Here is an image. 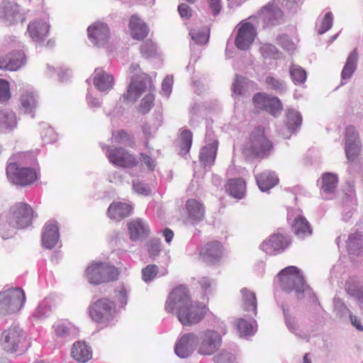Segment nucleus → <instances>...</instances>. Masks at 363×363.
<instances>
[{
  "label": "nucleus",
  "instance_id": "nucleus-1",
  "mask_svg": "<svg viewBox=\"0 0 363 363\" xmlns=\"http://www.w3.org/2000/svg\"><path fill=\"white\" fill-rule=\"evenodd\" d=\"M165 310L167 313H175L183 325L190 326L199 323L203 318L207 308L203 304L192 303L188 289L180 286L169 294Z\"/></svg>",
  "mask_w": 363,
  "mask_h": 363
},
{
  "label": "nucleus",
  "instance_id": "nucleus-2",
  "mask_svg": "<svg viewBox=\"0 0 363 363\" xmlns=\"http://www.w3.org/2000/svg\"><path fill=\"white\" fill-rule=\"evenodd\" d=\"M155 89L151 79L144 73L133 76L126 93L122 96L124 102L134 103L145 91L149 93L142 99L140 111L143 113H148L153 106L155 96L152 93Z\"/></svg>",
  "mask_w": 363,
  "mask_h": 363
},
{
  "label": "nucleus",
  "instance_id": "nucleus-3",
  "mask_svg": "<svg viewBox=\"0 0 363 363\" xmlns=\"http://www.w3.org/2000/svg\"><path fill=\"white\" fill-rule=\"evenodd\" d=\"M33 210L25 203H17L9 211L6 222L1 225L0 232L2 238L8 239L13 234L16 228H25L31 223Z\"/></svg>",
  "mask_w": 363,
  "mask_h": 363
},
{
  "label": "nucleus",
  "instance_id": "nucleus-4",
  "mask_svg": "<svg viewBox=\"0 0 363 363\" xmlns=\"http://www.w3.org/2000/svg\"><path fill=\"white\" fill-rule=\"evenodd\" d=\"M278 277L281 288L286 292H295L298 298H301L304 293L310 291L301 272L295 266L284 268L279 272Z\"/></svg>",
  "mask_w": 363,
  "mask_h": 363
},
{
  "label": "nucleus",
  "instance_id": "nucleus-5",
  "mask_svg": "<svg viewBox=\"0 0 363 363\" xmlns=\"http://www.w3.org/2000/svg\"><path fill=\"white\" fill-rule=\"evenodd\" d=\"M286 1V7L290 10L296 9L297 4L291 0H277L268 3L263 6L258 13L259 20L263 28H271L284 22V13L279 8V4Z\"/></svg>",
  "mask_w": 363,
  "mask_h": 363
},
{
  "label": "nucleus",
  "instance_id": "nucleus-6",
  "mask_svg": "<svg viewBox=\"0 0 363 363\" xmlns=\"http://www.w3.org/2000/svg\"><path fill=\"white\" fill-rule=\"evenodd\" d=\"M86 277L91 284L99 285L117 279V269L106 263L92 262L86 269Z\"/></svg>",
  "mask_w": 363,
  "mask_h": 363
},
{
  "label": "nucleus",
  "instance_id": "nucleus-7",
  "mask_svg": "<svg viewBox=\"0 0 363 363\" xmlns=\"http://www.w3.org/2000/svg\"><path fill=\"white\" fill-rule=\"evenodd\" d=\"M26 297L20 288L9 289L0 292V315L18 312L23 307Z\"/></svg>",
  "mask_w": 363,
  "mask_h": 363
},
{
  "label": "nucleus",
  "instance_id": "nucleus-8",
  "mask_svg": "<svg viewBox=\"0 0 363 363\" xmlns=\"http://www.w3.org/2000/svg\"><path fill=\"white\" fill-rule=\"evenodd\" d=\"M270 141L266 138L264 130L257 128L251 133L249 141L244 147V153L247 156L264 157L272 148Z\"/></svg>",
  "mask_w": 363,
  "mask_h": 363
},
{
  "label": "nucleus",
  "instance_id": "nucleus-9",
  "mask_svg": "<svg viewBox=\"0 0 363 363\" xmlns=\"http://www.w3.org/2000/svg\"><path fill=\"white\" fill-rule=\"evenodd\" d=\"M6 176L11 183L21 186L30 185L37 179V174L33 169L19 167L14 162L8 164Z\"/></svg>",
  "mask_w": 363,
  "mask_h": 363
},
{
  "label": "nucleus",
  "instance_id": "nucleus-10",
  "mask_svg": "<svg viewBox=\"0 0 363 363\" xmlns=\"http://www.w3.org/2000/svg\"><path fill=\"white\" fill-rule=\"evenodd\" d=\"M89 315L96 323L111 320L116 312L115 305L108 298H101L89 306Z\"/></svg>",
  "mask_w": 363,
  "mask_h": 363
},
{
  "label": "nucleus",
  "instance_id": "nucleus-11",
  "mask_svg": "<svg viewBox=\"0 0 363 363\" xmlns=\"http://www.w3.org/2000/svg\"><path fill=\"white\" fill-rule=\"evenodd\" d=\"M221 344L220 334L215 330L207 329L201 333L198 352L201 355H211L220 348Z\"/></svg>",
  "mask_w": 363,
  "mask_h": 363
},
{
  "label": "nucleus",
  "instance_id": "nucleus-12",
  "mask_svg": "<svg viewBox=\"0 0 363 363\" xmlns=\"http://www.w3.org/2000/svg\"><path fill=\"white\" fill-rule=\"evenodd\" d=\"M26 20L19 6L14 1L3 0L0 1V21L7 26H11Z\"/></svg>",
  "mask_w": 363,
  "mask_h": 363
},
{
  "label": "nucleus",
  "instance_id": "nucleus-13",
  "mask_svg": "<svg viewBox=\"0 0 363 363\" xmlns=\"http://www.w3.org/2000/svg\"><path fill=\"white\" fill-rule=\"evenodd\" d=\"M257 35V30L250 22H241L238 26L235 44L241 50H247L252 45Z\"/></svg>",
  "mask_w": 363,
  "mask_h": 363
},
{
  "label": "nucleus",
  "instance_id": "nucleus-14",
  "mask_svg": "<svg viewBox=\"0 0 363 363\" xmlns=\"http://www.w3.org/2000/svg\"><path fill=\"white\" fill-rule=\"evenodd\" d=\"M87 34L92 44L99 48L106 46L111 37L108 25L101 21L90 25L87 28Z\"/></svg>",
  "mask_w": 363,
  "mask_h": 363
},
{
  "label": "nucleus",
  "instance_id": "nucleus-15",
  "mask_svg": "<svg viewBox=\"0 0 363 363\" xmlns=\"http://www.w3.org/2000/svg\"><path fill=\"white\" fill-rule=\"evenodd\" d=\"M106 155L111 163L121 167L131 168L136 166L138 164L136 158L121 147H107Z\"/></svg>",
  "mask_w": 363,
  "mask_h": 363
},
{
  "label": "nucleus",
  "instance_id": "nucleus-16",
  "mask_svg": "<svg viewBox=\"0 0 363 363\" xmlns=\"http://www.w3.org/2000/svg\"><path fill=\"white\" fill-rule=\"evenodd\" d=\"M23 330L17 327H11L4 330L1 336V346L8 352H16L23 340Z\"/></svg>",
  "mask_w": 363,
  "mask_h": 363
},
{
  "label": "nucleus",
  "instance_id": "nucleus-17",
  "mask_svg": "<svg viewBox=\"0 0 363 363\" xmlns=\"http://www.w3.org/2000/svg\"><path fill=\"white\" fill-rule=\"evenodd\" d=\"M291 244L289 237L279 233L272 235L261 245V249L266 253L274 255L283 252Z\"/></svg>",
  "mask_w": 363,
  "mask_h": 363
},
{
  "label": "nucleus",
  "instance_id": "nucleus-18",
  "mask_svg": "<svg viewBox=\"0 0 363 363\" xmlns=\"http://www.w3.org/2000/svg\"><path fill=\"white\" fill-rule=\"evenodd\" d=\"M198 337L194 333L184 334L174 347L175 353L181 358L189 357L198 345Z\"/></svg>",
  "mask_w": 363,
  "mask_h": 363
},
{
  "label": "nucleus",
  "instance_id": "nucleus-19",
  "mask_svg": "<svg viewBox=\"0 0 363 363\" xmlns=\"http://www.w3.org/2000/svg\"><path fill=\"white\" fill-rule=\"evenodd\" d=\"M337 183L336 174L330 172L323 174L321 179L318 181L321 196L324 199H332L336 192Z\"/></svg>",
  "mask_w": 363,
  "mask_h": 363
},
{
  "label": "nucleus",
  "instance_id": "nucleus-20",
  "mask_svg": "<svg viewBox=\"0 0 363 363\" xmlns=\"http://www.w3.org/2000/svg\"><path fill=\"white\" fill-rule=\"evenodd\" d=\"M128 229L130 239L134 242L145 238L150 231L147 222L139 218L129 221Z\"/></svg>",
  "mask_w": 363,
  "mask_h": 363
},
{
  "label": "nucleus",
  "instance_id": "nucleus-21",
  "mask_svg": "<svg viewBox=\"0 0 363 363\" xmlns=\"http://www.w3.org/2000/svg\"><path fill=\"white\" fill-rule=\"evenodd\" d=\"M211 135V133L209 131L206 133V138L208 143L201 149L199 155L200 161L204 166L213 165L216 157L218 141L215 139H208Z\"/></svg>",
  "mask_w": 363,
  "mask_h": 363
},
{
  "label": "nucleus",
  "instance_id": "nucleus-22",
  "mask_svg": "<svg viewBox=\"0 0 363 363\" xmlns=\"http://www.w3.org/2000/svg\"><path fill=\"white\" fill-rule=\"evenodd\" d=\"M49 25L44 20L33 21L28 26L30 38L35 43H41L48 37Z\"/></svg>",
  "mask_w": 363,
  "mask_h": 363
},
{
  "label": "nucleus",
  "instance_id": "nucleus-23",
  "mask_svg": "<svg viewBox=\"0 0 363 363\" xmlns=\"http://www.w3.org/2000/svg\"><path fill=\"white\" fill-rule=\"evenodd\" d=\"M26 62V57L22 52H15L4 57H0V69L16 71Z\"/></svg>",
  "mask_w": 363,
  "mask_h": 363
},
{
  "label": "nucleus",
  "instance_id": "nucleus-24",
  "mask_svg": "<svg viewBox=\"0 0 363 363\" xmlns=\"http://www.w3.org/2000/svg\"><path fill=\"white\" fill-rule=\"evenodd\" d=\"M200 255L205 262L214 264L220 260L223 255V247L220 242H208L201 250Z\"/></svg>",
  "mask_w": 363,
  "mask_h": 363
},
{
  "label": "nucleus",
  "instance_id": "nucleus-25",
  "mask_svg": "<svg viewBox=\"0 0 363 363\" xmlns=\"http://www.w3.org/2000/svg\"><path fill=\"white\" fill-rule=\"evenodd\" d=\"M59 229L55 222L47 223L42 235V243L44 247L52 249L59 240Z\"/></svg>",
  "mask_w": 363,
  "mask_h": 363
},
{
  "label": "nucleus",
  "instance_id": "nucleus-26",
  "mask_svg": "<svg viewBox=\"0 0 363 363\" xmlns=\"http://www.w3.org/2000/svg\"><path fill=\"white\" fill-rule=\"evenodd\" d=\"M93 82L99 91L106 92L113 88L114 79L109 73L101 68H96L94 73Z\"/></svg>",
  "mask_w": 363,
  "mask_h": 363
},
{
  "label": "nucleus",
  "instance_id": "nucleus-27",
  "mask_svg": "<svg viewBox=\"0 0 363 363\" xmlns=\"http://www.w3.org/2000/svg\"><path fill=\"white\" fill-rule=\"evenodd\" d=\"M129 29L133 38L142 40L148 34L147 26L137 16H132L129 21Z\"/></svg>",
  "mask_w": 363,
  "mask_h": 363
},
{
  "label": "nucleus",
  "instance_id": "nucleus-28",
  "mask_svg": "<svg viewBox=\"0 0 363 363\" xmlns=\"http://www.w3.org/2000/svg\"><path fill=\"white\" fill-rule=\"evenodd\" d=\"M132 210L133 207L130 204L122 202H113L109 206L107 213L111 219L119 221L128 216Z\"/></svg>",
  "mask_w": 363,
  "mask_h": 363
},
{
  "label": "nucleus",
  "instance_id": "nucleus-29",
  "mask_svg": "<svg viewBox=\"0 0 363 363\" xmlns=\"http://www.w3.org/2000/svg\"><path fill=\"white\" fill-rule=\"evenodd\" d=\"M240 294L242 309L246 312L252 313L254 315H256L257 300L255 293L247 288H243L240 290Z\"/></svg>",
  "mask_w": 363,
  "mask_h": 363
},
{
  "label": "nucleus",
  "instance_id": "nucleus-30",
  "mask_svg": "<svg viewBox=\"0 0 363 363\" xmlns=\"http://www.w3.org/2000/svg\"><path fill=\"white\" fill-rule=\"evenodd\" d=\"M358 53L357 50L354 49L347 58L345 65L341 72V84H345L350 79L357 67Z\"/></svg>",
  "mask_w": 363,
  "mask_h": 363
},
{
  "label": "nucleus",
  "instance_id": "nucleus-31",
  "mask_svg": "<svg viewBox=\"0 0 363 363\" xmlns=\"http://www.w3.org/2000/svg\"><path fill=\"white\" fill-rule=\"evenodd\" d=\"M256 182L262 191H267L278 184L279 179L274 172L265 170L256 176Z\"/></svg>",
  "mask_w": 363,
  "mask_h": 363
},
{
  "label": "nucleus",
  "instance_id": "nucleus-32",
  "mask_svg": "<svg viewBox=\"0 0 363 363\" xmlns=\"http://www.w3.org/2000/svg\"><path fill=\"white\" fill-rule=\"evenodd\" d=\"M72 356L77 362L84 363L92 357V352L89 345L84 342L74 343L72 349Z\"/></svg>",
  "mask_w": 363,
  "mask_h": 363
},
{
  "label": "nucleus",
  "instance_id": "nucleus-33",
  "mask_svg": "<svg viewBox=\"0 0 363 363\" xmlns=\"http://www.w3.org/2000/svg\"><path fill=\"white\" fill-rule=\"evenodd\" d=\"M345 291L354 299L363 315V286L354 281L349 280L345 284Z\"/></svg>",
  "mask_w": 363,
  "mask_h": 363
},
{
  "label": "nucleus",
  "instance_id": "nucleus-34",
  "mask_svg": "<svg viewBox=\"0 0 363 363\" xmlns=\"http://www.w3.org/2000/svg\"><path fill=\"white\" fill-rule=\"evenodd\" d=\"M188 216L194 222H198L204 218L205 208L201 203L196 199H189L186 203Z\"/></svg>",
  "mask_w": 363,
  "mask_h": 363
},
{
  "label": "nucleus",
  "instance_id": "nucleus-35",
  "mask_svg": "<svg viewBox=\"0 0 363 363\" xmlns=\"http://www.w3.org/2000/svg\"><path fill=\"white\" fill-rule=\"evenodd\" d=\"M347 247L351 255H363V234L354 233L350 235L347 241Z\"/></svg>",
  "mask_w": 363,
  "mask_h": 363
},
{
  "label": "nucleus",
  "instance_id": "nucleus-36",
  "mask_svg": "<svg viewBox=\"0 0 363 363\" xmlns=\"http://www.w3.org/2000/svg\"><path fill=\"white\" fill-rule=\"evenodd\" d=\"M20 102L23 111L32 114L33 117V113L37 107L36 94L32 91L27 90L21 94Z\"/></svg>",
  "mask_w": 363,
  "mask_h": 363
},
{
  "label": "nucleus",
  "instance_id": "nucleus-37",
  "mask_svg": "<svg viewBox=\"0 0 363 363\" xmlns=\"http://www.w3.org/2000/svg\"><path fill=\"white\" fill-rule=\"evenodd\" d=\"M17 126L16 113L12 111L0 110V130L9 131Z\"/></svg>",
  "mask_w": 363,
  "mask_h": 363
},
{
  "label": "nucleus",
  "instance_id": "nucleus-38",
  "mask_svg": "<svg viewBox=\"0 0 363 363\" xmlns=\"http://www.w3.org/2000/svg\"><path fill=\"white\" fill-rule=\"evenodd\" d=\"M292 228L296 235L300 238H304L312 233L309 223L302 216H298L295 218Z\"/></svg>",
  "mask_w": 363,
  "mask_h": 363
},
{
  "label": "nucleus",
  "instance_id": "nucleus-39",
  "mask_svg": "<svg viewBox=\"0 0 363 363\" xmlns=\"http://www.w3.org/2000/svg\"><path fill=\"white\" fill-rule=\"evenodd\" d=\"M55 332L58 337L74 338L78 333L77 329L70 323L65 322L54 325Z\"/></svg>",
  "mask_w": 363,
  "mask_h": 363
},
{
  "label": "nucleus",
  "instance_id": "nucleus-40",
  "mask_svg": "<svg viewBox=\"0 0 363 363\" xmlns=\"http://www.w3.org/2000/svg\"><path fill=\"white\" fill-rule=\"evenodd\" d=\"M246 185L242 179H233L228 181L227 191L234 198L240 199L245 194Z\"/></svg>",
  "mask_w": 363,
  "mask_h": 363
},
{
  "label": "nucleus",
  "instance_id": "nucleus-41",
  "mask_svg": "<svg viewBox=\"0 0 363 363\" xmlns=\"http://www.w3.org/2000/svg\"><path fill=\"white\" fill-rule=\"evenodd\" d=\"M302 123L301 113L293 108H289L286 113V125L291 132H295Z\"/></svg>",
  "mask_w": 363,
  "mask_h": 363
},
{
  "label": "nucleus",
  "instance_id": "nucleus-42",
  "mask_svg": "<svg viewBox=\"0 0 363 363\" xmlns=\"http://www.w3.org/2000/svg\"><path fill=\"white\" fill-rule=\"evenodd\" d=\"M192 133L186 129L182 130L179 137L178 142L180 147V154L182 155H186L192 144Z\"/></svg>",
  "mask_w": 363,
  "mask_h": 363
},
{
  "label": "nucleus",
  "instance_id": "nucleus-43",
  "mask_svg": "<svg viewBox=\"0 0 363 363\" xmlns=\"http://www.w3.org/2000/svg\"><path fill=\"white\" fill-rule=\"evenodd\" d=\"M191 39L198 45H205L208 41L209 30L207 28L194 29L190 31Z\"/></svg>",
  "mask_w": 363,
  "mask_h": 363
},
{
  "label": "nucleus",
  "instance_id": "nucleus-44",
  "mask_svg": "<svg viewBox=\"0 0 363 363\" xmlns=\"http://www.w3.org/2000/svg\"><path fill=\"white\" fill-rule=\"evenodd\" d=\"M290 75L295 84H301L306 79V72L301 67L293 65L290 67Z\"/></svg>",
  "mask_w": 363,
  "mask_h": 363
},
{
  "label": "nucleus",
  "instance_id": "nucleus-45",
  "mask_svg": "<svg viewBox=\"0 0 363 363\" xmlns=\"http://www.w3.org/2000/svg\"><path fill=\"white\" fill-rule=\"evenodd\" d=\"M235 325L240 336H248L255 333V328L252 323L243 318H239Z\"/></svg>",
  "mask_w": 363,
  "mask_h": 363
},
{
  "label": "nucleus",
  "instance_id": "nucleus-46",
  "mask_svg": "<svg viewBox=\"0 0 363 363\" xmlns=\"http://www.w3.org/2000/svg\"><path fill=\"white\" fill-rule=\"evenodd\" d=\"M265 84L269 89L279 93L284 92L286 89V84L283 80L271 75L266 77Z\"/></svg>",
  "mask_w": 363,
  "mask_h": 363
},
{
  "label": "nucleus",
  "instance_id": "nucleus-47",
  "mask_svg": "<svg viewBox=\"0 0 363 363\" xmlns=\"http://www.w3.org/2000/svg\"><path fill=\"white\" fill-rule=\"evenodd\" d=\"M250 82L245 77L236 76L233 84V90L235 95L242 96L245 94Z\"/></svg>",
  "mask_w": 363,
  "mask_h": 363
},
{
  "label": "nucleus",
  "instance_id": "nucleus-48",
  "mask_svg": "<svg viewBox=\"0 0 363 363\" xmlns=\"http://www.w3.org/2000/svg\"><path fill=\"white\" fill-rule=\"evenodd\" d=\"M345 145L360 143L359 134L357 128L353 125H349L345 128Z\"/></svg>",
  "mask_w": 363,
  "mask_h": 363
},
{
  "label": "nucleus",
  "instance_id": "nucleus-49",
  "mask_svg": "<svg viewBox=\"0 0 363 363\" xmlns=\"http://www.w3.org/2000/svg\"><path fill=\"white\" fill-rule=\"evenodd\" d=\"M362 148V143L345 145V155L349 162H354L359 155Z\"/></svg>",
  "mask_w": 363,
  "mask_h": 363
},
{
  "label": "nucleus",
  "instance_id": "nucleus-50",
  "mask_svg": "<svg viewBox=\"0 0 363 363\" xmlns=\"http://www.w3.org/2000/svg\"><path fill=\"white\" fill-rule=\"evenodd\" d=\"M334 311L336 315L340 318H342L347 315H350L351 311L345 304V303L339 298H335L333 299Z\"/></svg>",
  "mask_w": 363,
  "mask_h": 363
},
{
  "label": "nucleus",
  "instance_id": "nucleus-51",
  "mask_svg": "<svg viewBox=\"0 0 363 363\" xmlns=\"http://www.w3.org/2000/svg\"><path fill=\"white\" fill-rule=\"evenodd\" d=\"M333 24V16L331 12H328L324 16L319 28H318V33L322 35L326 31L329 30Z\"/></svg>",
  "mask_w": 363,
  "mask_h": 363
},
{
  "label": "nucleus",
  "instance_id": "nucleus-52",
  "mask_svg": "<svg viewBox=\"0 0 363 363\" xmlns=\"http://www.w3.org/2000/svg\"><path fill=\"white\" fill-rule=\"evenodd\" d=\"M265 110L273 116H276L281 110V104L277 97L269 96V101L267 104Z\"/></svg>",
  "mask_w": 363,
  "mask_h": 363
},
{
  "label": "nucleus",
  "instance_id": "nucleus-53",
  "mask_svg": "<svg viewBox=\"0 0 363 363\" xmlns=\"http://www.w3.org/2000/svg\"><path fill=\"white\" fill-rule=\"evenodd\" d=\"M158 272V267L155 264L147 265L142 270V279L144 281H152Z\"/></svg>",
  "mask_w": 363,
  "mask_h": 363
},
{
  "label": "nucleus",
  "instance_id": "nucleus-54",
  "mask_svg": "<svg viewBox=\"0 0 363 363\" xmlns=\"http://www.w3.org/2000/svg\"><path fill=\"white\" fill-rule=\"evenodd\" d=\"M214 361L216 363H236L234 354L224 350L214 357Z\"/></svg>",
  "mask_w": 363,
  "mask_h": 363
},
{
  "label": "nucleus",
  "instance_id": "nucleus-55",
  "mask_svg": "<svg viewBox=\"0 0 363 363\" xmlns=\"http://www.w3.org/2000/svg\"><path fill=\"white\" fill-rule=\"evenodd\" d=\"M140 52L144 57H152L156 54L155 45L150 40L145 41L141 46Z\"/></svg>",
  "mask_w": 363,
  "mask_h": 363
},
{
  "label": "nucleus",
  "instance_id": "nucleus-56",
  "mask_svg": "<svg viewBox=\"0 0 363 363\" xmlns=\"http://www.w3.org/2000/svg\"><path fill=\"white\" fill-rule=\"evenodd\" d=\"M129 291L130 289L124 285L119 286L115 290L116 297L123 306H125L127 304Z\"/></svg>",
  "mask_w": 363,
  "mask_h": 363
},
{
  "label": "nucleus",
  "instance_id": "nucleus-57",
  "mask_svg": "<svg viewBox=\"0 0 363 363\" xmlns=\"http://www.w3.org/2000/svg\"><path fill=\"white\" fill-rule=\"evenodd\" d=\"M160 244V240L155 238L150 240L147 242V250L151 257H155L159 255L161 250Z\"/></svg>",
  "mask_w": 363,
  "mask_h": 363
},
{
  "label": "nucleus",
  "instance_id": "nucleus-58",
  "mask_svg": "<svg viewBox=\"0 0 363 363\" xmlns=\"http://www.w3.org/2000/svg\"><path fill=\"white\" fill-rule=\"evenodd\" d=\"M133 189L135 192L143 196H149L151 194L150 187L138 179L133 182Z\"/></svg>",
  "mask_w": 363,
  "mask_h": 363
},
{
  "label": "nucleus",
  "instance_id": "nucleus-59",
  "mask_svg": "<svg viewBox=\"0 0 363 363\" xmlns=\"http://www.w3.org/2000/svg\"><path fill=\"white\" fill-rule=\"evenodd\" d=\"M11 97L9 83L5 79H0V102H5Z\"/></svg>",
  "mask_w": 363,
  "mask_h": 363
},
{
  "label": "nucleus",
  "instance_id": "nucleus-60",
  "mask_svg": "<svg viewBox=\"0 0 363 363\" xmlns=\"http://www.w3.org/2000/svg\"><path fill=\"white\" fill-rule=\"evenodd\" d=\"M43 140L46 143H50L56 141L57 135L52 128L45 125L44 130L41 132Z\"/></svg>",
  "mask_w": 363,
  "mask_h": 363
},
{
  "label": "nucleus",
  "instance_id": "nucleus-61",
  "mask_svg": "<svg viewBox=\"0 0 363 363\" xmlns=\"http://www.w3.org/2000/svg\"><path fill=\"white\" fill-rule=\"evenodd\" d=\"M252 101L257 108L265 110L267 104L269 101V96L262 93H258L254 96Z\"/></svg>",
  "mask_w": 363,
  "mask_h": 363
},
{
  "label": "nucleus",
  "instance_id": "nucleus-62",
  "mask_svg": "<svg viewBox=\"0 0 363 363\" xmlns=\"http://www.w3.org/2000/svg\"><path fill=\"white\" fill-rule=\"evenodd\" d=\"M259 51L262 55L267 57H274L277 53L276 47L269 43H263L260 46Z\"/></svg>",
  "mask_w": 363,
  "mask_h": 363
},
{
  "label": "nucleus",
  "instance_id": "nucleus-63",
  "mask_svg": "<svg viewBox=\"0 0 363 363\" xmlns=\"http://www.w3.org/2000/svg\"><path fill=\"white\" fill-rule=\"evenodd\" d=\"M50 313V308L47 305L40 304L33 314V318L36 320H42L48 317Z\"/></svg>",
  "mask_w": 363,
  "mask_h": 363
},
{
  "label": "nucleus",
  "instance_id": "nucleus-64",
  "mask_svg": "<svg viewBox=\"0 0 363 363\" xmlns=\"http://www.w3.org/2000/svg\"><path fill=\"white\" fill-rule=\"evenodd\" d=\"M278 44L287 51H294L296 49V45L287 35H281L277 38Z\"/></svg>",
  "mask_w": 363,
  "mask_h": 363
}]
</instances>
